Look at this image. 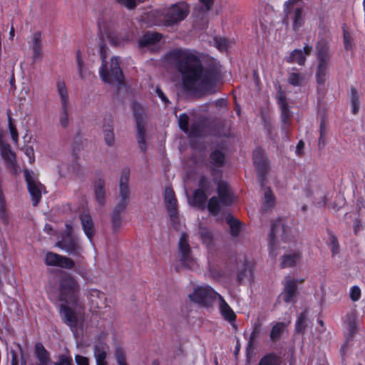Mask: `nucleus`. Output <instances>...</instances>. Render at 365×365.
I'll use <instances>...</instances> for the list:
<instances>
[{
    "mask_svg": "<svg viewBox=\"0 0 365 365\" xmlns=\"http://www.w3.org/2000/svg\"><path fill=\"white\" fill-rule=\"evenodd\" d=\"M182 76L185 91L197 96L210 94L217 91L218 74L204 68L196 52L185 49H175L168 54Z\"/></svg>",
    "mask_w": 365,
    "mask_h": 365,
    "instance_id": "obj_1",
    "label": "nucleus"
},
{
    "mask_svg": "<svg viewBox=\"0 0 365 365\" xmlns=\"http://www.w3.org/2000/svg\"><path fill=\"white\" fill-rule=\"evenodd\" d=\"M130 178V170L125 168L122 170L121 176L119 182L120 197V200L115 206L111 213V224L113 232H118L122 225L121 213L126 209L129 198L130 188L128 182Z\"/></svg>",
    "mask_w": 365,
    "mask_h": 365,
    "instance_id": "obj_2",
    "label": "nucleus"
},
{
    "mask_svg": "<svg viewBox=\"0 0 365 365\" xmlns=\"http://www.w3.org/2000/svg\"><path fill=\"white\" fill-rule=\"evenodd\" d=\"M58 300L76 306L78 303L81 287L78 281L70 274L64 273L57 282Z\"/></svg>",
    "mask_w": 365,
    "mask_h": 365,
    "instance_id": "obj_3",
    "label": "nucleus"
},
{
    "mask_svg": "<svg viewBox=\"0 0 365 365\" xmlns=\"http://www.w3.org/2000/svg\"><path fill=\"white\" fill-rule=\"evenodd\" d=\"M217 196H212L207 202V210L213 216H217L221 211V205L232 206L235 201V195L229 183L225 180H220L217 185Z\"/></svg>",
    "mask_w": 365,
    "mask_h": 365,
    "instance_id": "obj_4",
    "label": "nucleus"
},
{
    "mask_svg": "<svg viewBox=\"0 0 365 365\" xmlns=\"http://www.w3.org/2000/svg\"><path fill=\"white\" fill-rule=\"evenodd\" d=\"M219 295L212 287L209 285L197 286L193 292L188 295L189 299L200 307H211Z\"/></svg>",
    "mask_w": 365,
    "mask_h": 365,
    "instance_id": "obj_5",
    "label": "nucleus"
},
{
    "mask_svg": "<svg viewBox=\"0 0 365 365\" xmlns=\"http://www.w3.org/2000/svg\"><path fill=\"white\" fill-rule=\"evenodd\" d=\"M101 57L102 60V66L99 70V74L101 79L107 83H120L123 80V73L119 66V61L117 57H113L110 60V71H107L105 64V50L101 47Z\"/></svg>",
    "mask_w": 365,
    "mask_h": 365,
    "instance_id": "obj_6",
    "label": "nucleus"
},
{
    "mask_svg": "<svg viewBox=\"0 0 365 365\" xmlns=\"http://www.w3.org/2000/svg\"><path fill=\"white\" fill-rule=\"evenodd\" d=\"M23 173L32 205L36 207L41 201L42 192L46 190V187L38 180V173L28 168H24Z\"/></svg>",
    "mask_w": 365,
    "mask_h": 365,
    "instance_id": "obj_7",
    "label": "nucleus"
},
{
    "mask_svg": "<svg viewBox=\"0 0 365 365\" xmlns=\"http://www.w3.org/2000/svg\"><path fill=\"white\" fill-rule=\"evenodd\" d=\"M290 228L288 226L283 224L282 220L281 218L272 221L271 230L268 235L269 254L272 257L275 258L277 255V247L276 242L277 233L281 231L282 240L284 242H287L289 240V237L288 236V232Z\"/></svg>",
    "mask_w": 365,
    "mask_h": 365,
    "instance_id": "obj_8",
    "label": "nucleus"
},
{
    "mask_svg": "<svg viewBox=\"0 0 365 365\" xmlns=\"http://www.w3.org/2000/svg\"><path fill=\"white\" fill-rule=\"evenodd\" d=\"M317 59L319 61L316 73L317 82L323 85L326 81V73L329 61V46L326 41H320L317 45Z\"/></svg>",
    "mask_w": 365,
    "mask_h": 365,
    "instance_id": "obj_9",
    "label": "nucleus"
},
{
    "mask_svg": "<svg viewBox=\"0 0 365 365\" xmlns=\"http://www.w3.org/2000/svg\"><path fill=\"white\" fill-rule=\"evenodd\" d=\"M188 238V235L186 232L181 233L178 242L180 262L185 268L193 269L197 265V262L195 259L192 256Z\"/></svg>",
    "mask_w": 365,
    "mask_h": 365,
    "instance_id": "obj_10",
    "label": "nucleus"
},
{
    "mask_svg": "<svg viewBox=\"0 0 365 365\" xmlns=\"http://www.w3.org/2000/svg\"><path fill=\"white\" fill-rule=\"evenodd\" d=\"M189 13V6L184 2L173 5L165 16V25L173 26L182 21Z\"/></svg>",
    "mask_w": 365,
    "mask_h": 365,
    "instance_id": "obj_11",
    "label": "nucleus"
},
{
    "mask_svg": "<svg viewBox=\"0 0 365 365\" xmlns=\"http://www.w3.org/2000/svg\"><path fill=\"white\" fill-rule=\"evenodd\" d=\"M56 246L65 250L68 255L80 257L81 247L79 240L73 235H63L61 240L58 241Z\"/></svg>",
    "mask_w": 365,
    "mask_h": 365,
    "instance_id": "obj_12",
    "label": "nucleus"
},
{
    "mask_svg": "<svg viewBox=\"0 0 365 365\" xmlns=\"http://www.w3.org/2000/svg\"><path fill=\"white\" fill-rule=\"evenodd\" d=\"M166 210L173 222L178 219V200L171 187H166L164 191Z\"/></svg>",
    "mask_w": 365,
    "mask_h": 365,
    "instance_id": "obj_13",
    "label": "nucleus"
},
{
    "mask_svg": "<svg viewBox=\"0 0 365 365\" xmlns=\"http://www.w3.org/2000/svg\"><path fill=\"white\" fill-rule=\"evenodd\" d=\"M282 299L286 303L294 302L298 295L297 282L294 279L286 278L283 292L281 294Z\"/></svg>",
    "mask_w": 365,
    "mask_h": 365,
    "instance_id": "obj_14",
    "label": "nucleus"
},
{
    "mask_svg": "<svg viewBox=\"0 0 365 365\" xmlns=\"http://www.w3.org/2000/svg\"><path fill=\"white\" fill-rule=\"evenodd\" d=\"M69 304L63 302L59 306V314L63 322L71 329L76 328L78 318L75 311L68 306Z\"/></svg>",
    "mask_w": 365,
    "mask_h": 365,
    "instance_id": "obj_15",
    "label": "nucleus"
},
{
    "mask_svg": "<svg viewBox=\"0 0 365 365\" xmlns=\"http://www.w3.org/2000/svg\"><path fill=\"white\" fill-rule=\"evenodd\" d=\"M255 270V263L245 258L242 268L238 271L237 279L239 283H242L244 280H253Z\"/></svg>",
    "mask_w": 365,
    "mask_h": 365,
    "instance_id": "obj_16",
    "label": "nucleus"
},
{
    "mask_svg": "<svg viewBox=\"0 0 365 365\" xmlns=\"http://www.w3.org/2000/svg\"><path fill=\"white\" fill-rule=\"evenodd\" d=\"M102 134L107 145L113 146L115 145V138L113 131V120L110 116L106 118L102 125Z\"/></svg>",
    "mask_w": 365,
    "mask_h": 365,
    "instance_id": "obj_17",
    "label": "nucleus"
},
{
    "mask_svg": "<svg viewBox=\"0 0 365 365\" xmlns=\"http://www.w3.org/2000/svg\"><path fill=\"white\" fill-rule=\"evenodd\" d=\"M79 219L81 220L82 228L85 235L90 241H92L95 234V228L91 215L88 212H83L80 214Z\"/></svg>",
    "mask_w": 365,
    "mask_h": 365,
    "instance_id": "obj_18",
    "label": "nucleus"
},
{
    "mask_svg": "<svg viewBox=\"0 0 365 365\" xmlns=\"http://www.w3.org/2000/svg\"><path fill=\"white\" fill-rule=\"evenodd\" d=\"M218 300L220 302V313L222 317L231 324H235L237 316L232 309L221 295H219Z\"/></svg>",
    "mask_w": 365,
    "mask_h": 365,
    "instance_id": "obj_19",
    "label": "nucleus"
},
{
    "mask_svg": "<svg viewBox=\"0 0 365 365\" xmlns=\"http://www.w3.org/2000/svg\"><path fill=\"white\" fill-rule=\"evenodd\" d=\"M31 46L33 51V60L36 62L41 61L43 58V43L41 33L36 32L34 34Z\"/></svg>",
    "mask_w": 365,
    "mask_h": 365,
    "instance_id": "obj_20",
    "label": "nucleus"
},
{
    "mask_svg": "<svg viewBox=\"0 0 365 365\" xmlns=\"http://www.w3.org/2000/svg\"><path fill=\"white\" fill-rule=\"evenodd\" d=\"M254 165L257 173L259 185L263 187L267 181V174L270 168L269 161H254Z\"/></svg>",
    "mask_w": 365,
    "mask_h": 365,
    "instance_id": "obj_21",
    "label": "nucleus"
},
{
    "mask_svg": "<svg viewBox=\"0 0 365 365\" xmlns=\"http://www.w3.org/2000/svg\"><path fill=\"white\" fill-rule=\"evenodd\" d=\"M95 197L98 204L103 206L106 202V191H105V181L101 177H99L93 182Z\"/></svg>",
    "mask_w": 365,
    "mask_h": 365,
    "instance_id": "obj_22",
    "label": "nucleus"
},
{
    "mask_svg": "<svg viewBox=\"0 0 365 365\" xmlns=\"http://www.w3.org/2000/svg\"><path fill=\"white\" fill-rule=\"evenodd\" d=\"M302 253L299 250H295L292 253L284 255L282 257L280 267L282 269L293 267L301 259Z\"/></svg>",
    "mask_w": 365,
    "mask_h": 365,
    "instance_id": "obj_23",
    "label": "nucleus"
},
{
    "mask_svg": "<svg viewBox=\"0 0 365 365\" xmlns=\"http://www.w3.org/2000/svg\"><path fill=\"white\" fill-rule=\"evenodd\" d=\"M278 104L281 109V119L284 123H287L292 116L291 112L287 106L285 95L283 92L279 93Z\"/></svg>",
    "mask_w": 365,
    "mask_h": 365,
    "instance_id": "obj_24",
    "label": "nucleus"
},
{
    "mask_svg": "<svg viewBox=\"0 0 365 365\" xmlns=\"http://www.w3.org/2000/svg\"><path fill=\"white\" fill-rule=\"evenodd\" d=\"M311 51L312 47L309 46H305L303 49L294 50L289 57V61L303 65L305 61L306 56L309 55Z\"/></svg>",
    "mask_w": 365,
    "mask_h": 365,
    "instance_id": "obj_25",
    "label": "nucleus"
},
{
    "mask_svg": "<svg viewBox=\"0 0 365 365\" xmlns=\"http://www.w3.org/2000/svg\"><path fill=\"white\" fill-rule=\"evenodd\" d=\"M226 222L230 227V234L232 237H237L241 231L242 223L231 215L226 217Z\"/></svg>",
    "mask_w": 365,
    "mask_h": 365,
    "instance_id": "obj_26",
    "label": "nucleus"
},
{
    "mask_svg": "<svg viewBox=\"0 0 365 365\" xmlns=\"http://www.w3.org/2000/svg\"><path fill=\"white\" fill-rule=\"evenodd\" d=\"M91 302L96 307V308L101 309L106 307V295L103 292L98 289H91L89 292Z\"/></svg>",
    "mask_w": 365,
    "mask_h": 365,
    "instance_id": "obj_27",
    "label": "nucleus"
},
{
    "mask_svg": "<svg viewBox=\"0 0 365 365\" xmlns=\"http://www.w3.org/2000/svg\"><path fill=\"white\" fill-rule=\"evenodd\" d=\"M286 324L284 322H276L272 327L269 338L272 343L278 341L283 335L286 329Z\"/></svg>",
    "mask_w": 365,
    "mask_h": 365,
    "instance_id": "obj_28",
    "label": "nucleus"
},
{
    "mask_svg": "<svg viewBox=\"0 0 365 365\" xmlns=\"http://www.w3.org/2000/svg\"><path fill=\"white\" fill-rule=\"evenodd\" d=\"M282 357L274 352L264 354L259 361L258 365H281Z\"/></svg>",
    "mask_w": 365,
    "mask_h": 365,
    "instance_id": "obj_29",
    "label": "nucleus"
},
{
    "mask_svg": "<svg viewBox=\"0 0 365 365\" xmlns=\"http://www.w3.org/2000/svg\"><path fill=\"white\" fill-rule=\"evenodd\" d=\"M261 332V324L260 323L257 322L255 323L252 331L250 334L247 347H246V352L247 354H250L251 351H253L255 349V346L256 345V338L259 336V334Z\"/></svg>",
    "mask_w": 365,
    "mask_h": 365,
    "instance_id": "obj_30",
    "label": "nucleus"
},
{
    "mask_svg": "<svg viewBox=\"0 0 365 365\" xmlns=\"http://www.w3.org/2000/svg\"><path fill=\"white\" fill-rule=\"evenodd\" d=\"M58 93L61 101V106H70L68 99V92L66 83L63 81H58L56 84Z\"/></svg>",
    "mask_w": 365,
    "mask_h": 365,
    "instance_id": "obj_31",
    "label": "nucleus"
},
{
    "mask_svg": "<svg viewBox=\"0 0 365 365\" xmlns=\"http://www.w3.org/2000/svg\"><path fill=\"white\" fill-rule=\"evenodd\" d=\"M136 118L137 132H138V141L139 146L142 150L145 148V130L144 125L143 124V120L141 117L135 112Z\"/></svg>",
    "mask_w": 365,
    "mask_h": 365,
    "instance_id": "obj_32",
    "label": "nucleus"
},
{
    "mask_svg": "<svg viewBox=\"0 0 365 365\" xmlns=\"http://www.w3.org/2000/svg\"><path fill=\"white\" fill-rule=\"evenodd\" d=\"M76 62L78 74L81 78H89L93 75V73L84 65L79 51L76 53Z\"/></svg>",
    "mask_w": 365,
    "mask_h": 365,
    "instance_id": "obj_33",
    "label": "nucleus"
},
{
    "mask_svg": "<svg viewBox=\"0 0 365 365\" xmlns=\"http://www.w3.org/2000/svg\"><path fill=\"white\" fill-rule=\"evenodd\" d=\"M276 198L271 188L267 187L264 192V202L262 205V210L265 212L272 210L275 205Z\"/></svg>",
    "mask_w": 365,
    "mask_h": 365,
    "instance_id": "obj_34",
    "label": "nucleus"
},
{
    "mask_svg": "<svg viewBox=\"0 0 365 365\" xmlns=\"http://www.w3.org/2000/svg\"><path fill=\"white\" fill-rule=\"evenodd\" d=\"M161 36L158 33H147L140 40L139 46L140 47L148 46L158 42Z\"/></svg>",
    "mask_w": 365,
    "mask_h": 365,
    "instance_id": "obj_35",
    "label": "nucleus"
},
{
    "mask_svg": "<svg viewBox=\"0 0 365 365\" xmlns=\"http://www.w3.org/2000/svg\"><path fill=\"white\" fill-rule=\"evenodd\" d=\"M207 199V193L196 189L193 193V204L200 209H204Z\"/></svg>",
    "mask_w": 365,
    "mask_h": 365,
    "instance_id": "obj_36",
    "label": "nucleus"
},
{
    "mask_svg": "<svg viewBox=\"0 0 365 365\" xmlns=\"http://www.w3.org/2000/svg\"><path fill=\"white\" fill-rule=\"evenodd\" d=\"M213 163V168L211 169V175L213 177V181L217 185V182L222 180V172L220 168L225 165L226 161H210Z\"/></svg>",
    "mask_w": 365,
    "mask_h": 365,
    "instance_id": "obj_37",
    "label": "nucleus"
},
{
    "mask_svg": "<svg viewBox=\"0 0 365 365\" xmlns=\"http://www.w3.org/2000/svg\"><path fill=\"white\" fill-rule=\"evenodd\" d=\"M0 154L1 158L4 160H14L16 158V155L14 152L11 150V146L6 143H4L2 140L0 139Z\"/></svg>",
    "mask_w": 365,
    "mask_h": 365,
    "instance_id": "obj_38",
    "label": "nucleus"
},
{
    "mask_svg": "<svg viewBox=\"0 0 365 365\" xmlns=\"http://www.w3.org/2000/svg\"><path fill=\"white\" fill-rule=\"evenodd\" d=\"M307 316L306 312H301L298 317L295 324V331L299 334H304L307 327Z\"/></svg>",
    "mask_w": 365,
    "mask_h": 365,
    "instance_id": "obj_39",
    "label": "nucleus"
},
{
    "mask_svg": "<svg viewBox=\"0 0 365 365\" xmlns=\"http://www.w3.org/2000/svg\"><path fill=\"white\" fill-rule=\"evenodd\" d=\"M199 234L202 243L207 247H210L213 245V236L208 229L200 227Z\"/></svg>",
    "mask_w": 365,
    "mask_h": 365,
    "instance_id": "obj_40",
    "label": "nucleus"
},
{
    "mask_svg": "<svg viewBox=\"0 0 365 365\" xmlns=\"http://www.w3.org/2000/svg\"><path fill=\"white\" fill-rule=\"evenodd\" d=\"M114 357L118 365H128L125 352L121 346L118 345L115 347Z\"/></svg>",
    "mask_w": 365,
    "mask_h": 365,
    "instance_id": "obj_41",
    "label": "nucleus"
},
{
    "mask_svg": "<svg viewBox=\"0 0 365 365\" xmlns=\"http://www.w3.org/2000/svg\"><path fill=\"white\" fill-rule=\"evenodd\" d=\"M69 108L70 106L61 108L59 123L63 128H66L69 125Z\"/></svg>",
    "mask_w": 365,
    "mask_h": 365,
    "instance_id": "obj_42",
    "label": "nucleus"
},
{
    "mask_svg": "<svg viewBox=\"0 0 365 365\" xmlns=\"http://www.w3.org/2000/svg\"><path fill=\"white\" fill-rule=\"evenodd\" d=\"M328 234L329 236V247L332 255L334 256L339 252V243L337 237L330 230H328Z\"/></svg>",
    "mask_w": 365,
    "mask_h": 365,
    "instance_id": "obj_43",
    "label": "nucleus"
},
{
    "mask_svg": "<svg viewBox=\"0 0 365 365\" xmlns=\"http://www.w3.org/2000/svg\"><path fill=\"white\" fill-rule=\"evenodd\" d=\"M61 257V255L58 254L48 252L45 257V264L48 266L58 267Z\"/></svg>",
    "mask_w": 365,
    "mask_h": 365,
    "instance_id": "obj_44",
    "label": "nucleus"
},
{
    "mask_svg": "<svg viewBox=\"0 0 365 365\" xmlns=\"http://www.w3.org/2000/svg\"><path fill=\"white\" fill-rule=\"evenodd\" d=\"M202 191L209 194L212 190V183L210 180L205 175H201L198 181V188Z\"/></svg>",
    "mask_w": 365,
    "mask_h": 365,
    "instance_id": "obj_45",
    "label": "nucleus"
},
{
    "mask_svg": "<svg viewBox=\"0 0 365 365\" xmlns=\"http://www.w3.org/2000/svg\"><path fill=\"white\" fill-rule=\"evenodd\" d=\"M106 344H99L94 346L93 354L96 359H106L107 352Z\"/></svg>",
    "mask_w": 365,
    "mask_h": 365,
    "instance_id": "obj_46",
    "label": "nucleus"
},
{
    "mask_svg": "<svg viewBox=\"0 0 365 365\" xmlns=\"http://www.w3.org/2000/svg\"><path fill=\"white\" fill-rule=\"evenodd\" d=\"M304 81L303 75L297 73H289L288 76V82L294 86H302Z\"/></svg>",
    "mask_w": 365,
    "mask_h": 365,
    "instance_id": "obj_47",
    "label": "nucleus"
},
{
    "mask_svg": "<svg viewBox=\"0 0 365 365\" xmlns=\"http://www.w3.org/2000/svg\"><path fill=\"white\" fill-rule=\"evenodd\" d=\"M303 22V12L302 9L297 8L294 11L293 17V28L294 30L298 29Z\"/></svg>",
    "mask_w": 365,
    "mask_h": 365,
    "instance_id": "obj_48",
    "label": "nucleus"
},
{
    "mask_svg": "<svg viewBox=\"0 0 365 365\" xmlns=\"http://www.w3.org/2000/svg\"><path fill=\"white\" fill-rule=\"evenodd\" d=\"M188 116L185 113L180 114L178 117L179 126L185 133L189 135H192V132L189 131L188 128Z\"/></svg>",
    "mask_w": 365,
    "mask_h": 365,
    "instance_id": "obj_49",
    "label": "nucleus"
},
{
    "mask_svg": "<svg viewBox=\"0 0 365 365\" xmlns=\"http://www.w3.org/2000/svg\"><path fill=\"white\" fill-rule=\"evenodd\" d=\"M9 132L11 138L12 142L14 144H18L19 142V133L16 128V125L12 123L11 118L9 117Z\"/></svg>",
    "mask_w": 365,
    "mask_h": 365,
    "instance_id": "obj_50",
    "label": "nucleus"
},
{
    "mask_svg": "<svg viewBox=\"0 0 365 365\" xmlns=\"http://www.w3.org/2000/svg\"><path fill=\"white\" fill-rule=\"evenodd\" d=\"M75 263L73 259H71L69 257H67L66 256H62L61 257V259L59 260V264H58V267L71 269L74 267Z\"/></svg>",
    "mask_w": 365,
    "mask_h": 365,
    "instance_id": "obj_51",
    "label": "nucleus"
},
{
    "mask_svg": "<svg viewBox=\"0 0 365 365\" xmlns=\"http://www.w3.org/2000/svg\"><path fill=\"white\" fill-rule=\"evenodd\" d=\"M54 365H73V359L70 355L61 354L58 361L54 362Z\"/></svg>",
    "mask_w": 365,
    "mask_h": 365,
    "instance_id": "obj_52",
    "label": "nucleus"
},
{
    "mask_svg": "<svg viewBox=\"0 0 365 365\" xmlns=\"http://www.w3.org/2000/svg\"><path fill=\"white\" fill-rule=\"evenodd\" d=\"M215 46L220 51H225L229 47L230 42L224 38H216Z\"/></svg>",
    "mask_w": 365,
    "mask_h": 365,
    "instance_id": "obj_53",
    "label": "nucleus"
},
{
    "mask_svg": "<svg viewBox=\"0 0 365 365\" xmlns=\"http://www.w3.org/2000/svg\"><path fill=\"white\" fill-rule=\"evenodd\" d=\"M350 298L353 302L358 301L361 297V289L359 287L355 285L351 287L349 292Z\"/></svg>",
    "mask_w": 365,
    "mask_h": 365,
    "instance_id": "obj_54",
    "label": "nucleus"
},
{
    "mask_svg": "<svg viewBox=\"0 0 365 365\" xmlns=\"http://www.w3.org/2000/svg\"><path fill=\"white\" fill-rule=\"evenodd\" d=\"M75 360L77 365H89L88 359L86 356L77 354L75 356Z\"/></svg>",
    "mask_w": 365,
    "mask_h": 365,
    "instance_id": "obj_55",
    "label": "nucleus"
},
{
    "mask_svg": "<svg viewBox=\"0 0 365 365\" xmlns=\"http://www.w3.org/2000/svg\"><path fill=\"white\" fill-rule=\"evenodd\" d=\"M0 219L5 223L8 222V217L6 215V207L3 202L0 205Z\"/></svg>",
    "mask_w": 365,
    "mask_h": 365,
    "instance_id": "obj_56",
    "label": "nucleus"
},
{
    "mask_svg": "<svg viewBox=\"0 0 365 365\" xmlns=\"http://www.w3.org/2000/svg\"><path fill=\"white\" fill-rule=\"evenodd\" d=\"M11 365H19V356L16 351H11Z\"/></svg>",
    "mask_w": 365,
    "mask_h": 365,
    "instance_id": "obj_57",
    "label": "nucleus"
},
{
    "mask_svg": "<svg viewBox=\"0 0 365 365\" xmlns=\"http://www.w3.org/2000/svg\"><path fill=\"white\" fill-rule=\"evenodd\" d=\"M344 47L346 50L351 48V41L350 38V36L348 34L344 33Z\"/></svg>",
    "mask_w": 365,
    "mask_h": 365,
    "instance_id": "obj_58",
    "label": "nucleus"
},
{
    "mask_svg": "<svg viewBox=\"0 0 365 365\" xmlns=\"http://www.w3.org/2000/svg\"><path fill=\"white\" fill-rule=\"evenodd\" d=\"M225 158L224 153L220 150H215L212 153V160H223Z\"/></svg>",
    "mask_w": 365,
    "mask_h": 365,
    "instance_id": "obj_59",
    "label": "nucleus"
},
{
    "mask_svg": "<svg viewBox=\"0 0 365 365\" xmlns=\"http://www.w3.org/2000/svg\"><path fill=\"white\" fill-rule=\"evenodd\" d=\"M119 1L128 9H133L135 6V0H119Z\"/></svg>",
    "mask_w": 365,
    "mask_h": 365,
    "instance_id": "obj_60",
    "label": "nucleus"
},
{
    "mask_svg": "<svg viewBox=\"0 0 365 365\" xmlns=\"http://www.w3.org/2000/svg\"><path fill=\"white\" fill-rule=\"evenodd\" d=\"M24 152L29 159L34 158V151L33 148L27 146L24 148Z\"/></svg>",
    "mask_w": 365,
    "mask_h": 365,
    "instance_id": "obj_61",
    "label": "nucleus"
},
{
    "mask_svg": "<svg viewBox=\"0 0 365 365\" xmlns=\"http://www.w3.org/2000/svg\"><path fill=\"white\" fill-rule=\"evenodd\" d=\"M66 230L63 235H73V225L71 222L66 223Z\"/></svg>",
    "mask_w": 365,
    "mask_h": 365,
    "instance_id": "obj_62",
    "label": "nucleus"
},
{
    "mask_svg": "<svg viewBox=\"0 0 365 365\" xmlns=\"http://www.w3.org/2000/svg\"><path fill=\"white\" fill-rule=\"evenodd\" d=\"M155 92L158 96L160 98L162 101H163L165 103H168V98L160 88H157Z\"/></svg>",
    "mask_w": 365,
    "mask_h": 365,
    "instance_id": "obj_63",
    "label": "nucleus"
},
{
    "mask_svg": "<svg viewBox=\"0 0 365 365\" xmlns=\"http://www.w3.org/2000/svg\"><path fill=\"white\" fill-rule=\"evenodd\" d=\"M200 1L205 6L206 11H208L213 4V0H200Z\"/></svg>",
    "mask_w": 365,
    "mask_h": 365,
    "instance_id": "obj_64",
    "label": "nucleus"
}]
</instances>
